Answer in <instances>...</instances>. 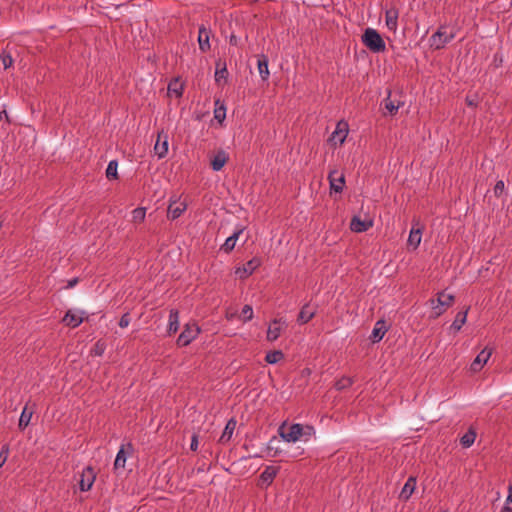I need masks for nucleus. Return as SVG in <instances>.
<instances>
[{"label":"nucleus","instance_id":"obj_31","mask_svg":"<svg viewBox=\"0 0 512 512\" xmlns=\"http://www.w3.org/2000/svg\"><path fill=\"white\" fill-rule=\"evenodd\" d=\"M126 459H127L126 448L124 445H122L116 455V459L114 462V469L115 470L123 469L125 467Z\"/></svg>","mask_w":512,"mask_h":512},{"label":"nucleus","instance_id":"obj_18","mask_svg":"<svg viewBox=\"0 0 512 512\" xmlns=\"http://www.w3.org/2000/svg\"><path fill=\"white\" fill-rule=\"evenodd\" d=\"M62 321L65 325L76 328L83 322V317L72 310H68Z\"/></svg>","mask_w":512,"mask_h":512},{"label":"nucleus","instance_id":"obj_25","mask_svg":"<svg viewBox=\"0 0 512 512\" xmlns=\"http://www.w3.org/2000/svg\"><path fill=\"white\" fill-rule=\"evenodd\" d=\"M421 238H422V229L419 227L415 228L413 226L409 233V237L407 240L408 245L411 246L414 250L417 249L421 243Z\"/></svg>","mask_w":512,"mask_h":512},{"label":"nucleus","instance_id":"obj_3","mask_svg":"<svg viewBox=\"0 0 512 512\" xmlns=\"http://www.w3.org/2000/svg\"><path fill=\"white\" fill-rule=\"evenodd\" d=\"M454 38L455 33L453 31L447 32L445 26H440L439 29L430 37L429 42L432 48L440 50Z\"/></svg>","mask_w":512,"mask_h":512},{"label":"nucleus","instance_id":"obj_1","mask_svg":"<svg viewBox=\"0 0 512 512\" xmlns=\"http://www.w3.org/2000/svg\"><path fill=\"white\" fill-rule=\"evenodd\" d=\"M362 43L373 53H381L386 50V44L379 34V32L373 28L365 29L362 37Z\"/></svg>","mask_w":512,"mask_h":512},{"label":"nucleus","instance_id":"obj_46","mask_svg":"<svg viewBox=\"0 0 512 512\" xmlns=\"http://www.w3.org/2000/svg\"><path fill=\"white\" fill-rule=\"evenodd\" d=\"M93 351H94L95 355L100 356L104 352V347L102 344H100V342H97Z\"/></svg>","mask_w":512,"mask_h":512},{"label":"nucleus","instance_id":"obj_52","mask_svg":"<svg viewBox=\"0 0 512 512\" xmlns=\"http://www.w3.org/2000/svg\"><path fill=\"white\" fill-rule=\"evenodd\" d=\"M234 315H235V313H230L229 311H227V313H226V318H227L228 320H231V319L234 317Z\"/></svg>","mask_w":512,"mask_h":512},{"label":"nucleus","instance_id":"obj_14","mask_svg":"<svg viewBox=\"0 0 512 512\" xmlns=\"http://www.w3.org/2000/svg\"><path fill=\"white\" fill-rule=\"evenodd\" d=\"M373 222L371 220H361L359 217L354 216L350 222V229L356 233H362L371 228Z\"/></svg>","mask_w":512,"mask_h":512},{"label":"nucleus","instance_id":"obj_51","mask_svg":"<svg viewBox=\"0 0 512 512\" xmlns=\"http://www.w3.org/2000/svg\"><path fill=\"white\" fill-rule=\"evenodd\" d=\"M78 282L77 278H74L68 282V287L72 288Z\"/></svg>","mask_w":512,"mask_h":512},{"label":"nucleus","instance_id":"obj_53","mask_svg":"<svg viewBox=\"0 0 512 512\" xmlns=\"http://www.w3.org/2000/svg\"><path fill=\"white\" fill-rule=\"evenodd\" d=\"M275 440V437L273 439L270 440L269 442V445H268V450H272V446H271V443Z\"/></svg>","mask_w":512,"mask_h":512},{"label":"nucleus","instance_id":"obj_16","mask_svg":"<svg viewBox=\"0 0 512 512\" xmlns=\"http://www.w3.org/2000/svg\"><path fill=\"white\" fill-rule=\"evenodd\" d=\"M398 10L391 8L385 12V23L390 31L395 32L398 27Z\"/></svg>","mask_w":512,"mask_h":512},{"label":"nucleus","instance_id":"obj_43","mask_svg":"<svg viewBox=\"0 0 512 512\" xmlns=\"http://www.w3.org/2000/svg\"><path fill=\"white\" fill-rule=\"evenodd\" d=\"M512 511V485L509 486V494L505 501V504L502 508V512H511Z\"/></svg>","mask_w":512,"mask_h":512},{"label":"nucleus","instance_id":"obj_28","mask_svg":"<svg viewBox=\"0 0 512 512\" xmlns=\"http://www.w3.org/2000/svg\"><path fill=\"white\" fill-rule=\"evenodd\" d=\"M235 427H236V421L233 420V419H230L227 422V424H226V426L224 428V431H223L222 435L219 438V442L222 443V444L227 443L231 439V437L233 435V432L235 430Z\"/></svg>","mask_w":512,"mask_h":512},{"label":"nucleus","instance_id":"obj_8","mask_svg":"<svg viewBox=\"0 0 512 512\" xmlns=\"http://www.w3.org/2000/svg\"><path fill=\"white\" fill-rule=\"evenodd\" d=\"M96 479V473L90 466L83 469L79 481V487L81 491H88L92 488L93 483Z\"/></svg>","mask_w":512,"mask_h":512},{"label":"nucleus","instance_id":"obj_41","mask_svg":"<svg viewBox=\"0 0 512 512\" xmlns=\"http://www.w3.org/2000/svg\"><path fill=\"white\" fill-rule=\"evenodd\" d=\"M9 453H10L9 445L4 444L0 450V468H2L3 465L6 463Z\"/></svg>","mask_w":512,"mask_h":512},{"label":"nucleus","instance_id":"obj_19","mask_svg":"<svg viewBox=\"0 0 512 512\" xmlns=\"http://www.w3.org/2000/svg\"><path fill=\"white\" fill-rule=\"evenodd\" d=\"M209 37L210 31L204 26H201L198 33V43L200 50L203 52H206L210 49Z\"/></svg>","mask_w":512,"mask_h":512},{"label":"nucleus","instance_id":"obj_42","mask_svg":"<svg viewBox=\"0 0 512 512\" xmlns=\"http://www.w3.org/2000/svg\"><path fill=\"white\" fill-rule=\"evenodd\" d=\"M214 116L215 118L221 122L225 119L226 116V108L224 105H220L219 107H216L214 110Z\"/></svg>","mask_w":512,"mask_h":512},{"label":"nucleus","instance_id":"obj_49","mask_svg":"<svg viewBox=\"0 0 512 512\" xmlns=\"http://www.w3.org/2000/svg\"><path fill=\"white\" fill-rule=\"evenodd\" d=\"M229 42H230L231 45H237L238 44V39H237V37L235 35H231Z\"/></svg>","mask_w":512,"mask_h":512},{"label":"nucleus","instance_id":"obj_40","mask_svg":"<svg viewBox=\"0 0 512 512\" xmlns=\"http://www.w3.org/2000/svg\"><path fill=\"white\" fill-rule=\"evenodd\" d=\"M241 317L244 322L250 321L253 318V308L250 305H244L241 311Z\"/></svg>","mask_w":512,"mask_h":512},{"label":"nucleus","instance_id":"obj_11","mask_svg":"<svg viewBox=\"0 0 512 512\" xmlns=\"http://www.w3.org/2000/svg\"><path fill=\"white\" fill-rule=\"evenodd\" d=\"M286 326V323L282 319H274L272 323L269 325L267 330V340L275 341L279 338L282 332V326Z\"/></svg>","mask_w":512,"mask_h":512},{"label":"nucleus","instance_id":"obj_26","mask_svg":"<svg viewBox=\"0 0 512 512\" xmlns=\"http://www.w3.org/2000/svg\"><path fill=\"white\" fill-rule=\"evenodd\" d=\"M468 310L469 308L463 310V311H460L457 313L453 323L451 324L450 326V329L454 332H459L462 328V326L466 323L467 321V314H468Z\"/></svg>","mask_w":512,"mask_h":512},{"label":"nucleus","instance_id":"obj_17","mask_svg":"<svg viewBox=\"0 0 512 512\" xmlns=\"http://www.w3.org/2000/svg\"><path fill=\"white\" fill-rule=\"evenodd\" d=\"M387 332V327L385 324V321L379 320L376 322L372 333L370 335V340L373 343L379 342L384 337L385 333Z\"/></svg>","mask_w":512,"mask_h":512},{"label":"nucleus","instance_id":"obj_29","mask_svg":"<svg viewBox=\"0 0 512 512\" xmlns=\"http://www.w3.org/2000/svg\"><path fill=\"white\" fill-rule=\"evenodd\" d=\"M33 413L34 411L29 409L27 405L23 408L18 424L20 430H24L29 425Z\"/></svg>","mask_w":512,"mask_h":512},{"label":"nucleus","instance_id":"obj_15","mask_svg":"<svg viewBox=\"0 0 512 512\" xmlns=\"http://www.w3.org/2000/svg\"><path fill=\"white\" fill-rule=\"evenodd\" d=\"M279 472V468L275 466H266L260 475L261 485L268 487Z\"/></svg>","mask_w":512,"mask_h":512},{"label":"nucleus","instance_id":"obj_12","mask_svg":"<svg viewBox=\"0 0 512 512\" xmlns=\"http://www.w3.org/2000/svg\"><path fill=\"white\" fill-rule=\"evenodd\" d=\"M154 152L159 159L164 158L168 153V136L163 132L158 134L157 141L154 145Z\"/></svg>","mask_w":512,"mask_h":512},{"label":"nucleus","instance_id":"obj_54","mask_svg":"<svg viewBox=\"0 0 512 512\" xmlns=\"http://www.w3.org/2000/svg\"><path fill=\"white\" fill-rule=\"evenodd\" d=\"M127 449H128L129 451H132V450H133L132 444L128 443V444H127Z\"/></svg>","mask_w":512,"mask_h":512},{"label":"nucleus","instance_id":"obj_5","mask_svg":"<svg viewBox=\"0 0 512 512\" xmlns=\"http://www.w3.org/2000/svg\"><path fill=\"white\" fill-rule=\"evenodd\" d=\"M280 437L286 442H296L303 435V426L301 424H292L288 431H285L284 424L278 429Z\"/></svg>","mask_w":512,"mask_h":512},{"label":"nucleus","instance_id":"obj_10","mask_svg":"<svg viewBox=\"0 0 512 512\" xmlns=\"http://www.w3.org/2000/svg\"><path fill=\"white\" fill-rule=\"evenodd\" d=\"M492 355V350L488 348H484L474 359V361L470 365V370L474 373L479 372L484 364L487 363L489 358Z\"/></svg>","mask_w":512,"mask_h":512},{"label":"nucleus","instance_id":"obj_35","mask_svg":"<svg viewBox=\"0 0 512 512\" xmlns=\"http://www.w3.org/2000/svg\"><path fill=\"white\" fill-rule=\"evenodd\" d=\"M117 169H118V162L116 160H111L108 163V166L106 168V177H107V179H109V180H112V179L116 180V179H118Z\"/></svg>","mask_w":512,"mask_h":512},{"label":"nucleus","instance_id":"obj_9","mask_svg":"<svg viewBox=\"0 0 512 512\" xmlns=\"http://www.w3.org/2000/svg\"><path fill=\"white\" fill-rule=\"evenodd\" d=\"M261 264V261L259 258H252L251 260L247 261L243 267H238L235 271V274L241 278L245 279L248 276H250Z\"/></svg>","mask_w":512,"mask_h":512},{"label":"nucleus","instance_id":"obj_45","mask_svg":"<svg viewBox=\"0 0 512 512\" xmlns=\"http://www.w3.org/2000/svg\"><path fill=\"white\" fill-rule=\"evenodd\" d=\"M130 324V317H129V314L128 313H125L124 315H122V317L120 318V321H119V326L121 328H126L128 327V325Z\"/></svg>","mask_w":512,"mask_h":512},{"label":"nucleus","instance_id":"obj_23","mask_svg":"<svg viewBox=\"0 0 512 512\" xmlns=\"http://www.w3.org/2000/svg\"><path fill=\"white\" fill-rule=\"evenodd\" d=\"M415 487H416V478L413 476H410L407 479L406 483L404 484V486L401 490L400 498L407 501L413 494Z\"/></svg>","mask_w":512,"mask_h":512},{"label":"nucleus","instance_id":"obj_20","mask_svg":"<svg viewBox=\"0 0 512 512\" xmlns=\"http://www.w3.org/2000/svg\"><path fill=\"white\" fill-rule=\"evenodd\" d=\"M316 314V310L310 307V304H305L301 308L297 321L299 324L308 323Z\"/></svg>","mask_w":512,"mask_h":512},{"label":"nucleus","instance_id":"obj_6","mask_svg":"<svg viewBox=\"0 0 512 512\" xmlns=\"http://www.w3.org/2000/svg\"><path fill=\"white\" fill-rule=\"evenodd\" d=\"M330 190L341 193L345 186V176L336 169L331 170L328 175Z\"/></svg>","mask_w":512,"mask_h":512},{"label":"nucleus","instance_id":"obj_55","mask_svg":"<svg viewBox=\"0 0 512 512\" xmlns=\"http://www.w3.org/2000/svg\"><path fill=\"white\" fill-rule=\"evenodd\" d=\"M276 455H277V451H275V453H274V454H272L271 456H272V457H275Z\"/></svg>","mask_w":512,"mask_h":512},{"label":"nucleus","instance_id":"obj_13","mask_svg":"<svg viewBox=\"0 0 512 512\" xmlns=\"http://www.w3.org/2000/svg\"><path fill=\"white\" fill-rule=\"evenodd\" d=\"M185 210V202L171 201L168 206L167 217L171 220H175L179 218Z\"/></svg>","mask_w":512,"mask_h":512},{"label":"nucleus","instance_id":"obj_50","mask_svg":"<svg viewBox=\"0 0 512 512\" xmlns=\"http://www.w3.org/2000/svg\"><path fill=\"white\" fill-rule=\"evenodd\" d=\"M4 118L6 120H8V113L6 112V110H3V111L0 112V120H2Z\"/></svg>","mask_w":512,"mask_h":512},{"label":"nucleus","instance_id":"obj_44","mask_svg":"<svg viewBox=\"0 0 512 512\" xmlns=\"http://www.w3.org/2000/svg\"><path fill=\"white\" fill-rule=\"evenodd\" d=\"M504 189H505L504 181H502V180L497 181L494 186L495 196L499 197L503 193Z\"/></svg>","mask_w":512,"mask_h":512},{"label":"nucleus","instance_id":"obj_37","mask_svg":"<svg viewBox=\"0 0 512 512\" xmlns=\"http://www.w3.org/2000/svg\"><path fill=\"white\" fill-rule=\"evenodd\" d=\"M146 216L145 208L138 207L132 211V220L134 222H143Z\"/></svg>","mask_w":512,"mask_h":512},{"label":"nucleus","instance_id":"obj_32","mask_svg":"<svg viewBox=\"0 0 512 512\" xmlns=\"http://www.w3.org/2000/svg\"><path fill=\"white\" fill-rule=\"evenodd\" d=\"M476 439V432L473 429H469L460 439V443L463 447L469 448L473 445Z\"/></svg>","mask_w":512,"mask_h":512},{"label":"nucleus","instance_id":"obj_48","mask_svg":"<svg viewBox=\"0 0 512 512\" xmlns=\"http://www.w3.org/2000/svg\"><path fill=\"white\" fill-rule=\"evenodd\" d=\"M466 103L468 106H476L477 105L476 100L469 96L466 97Z\"/></svg>","mask_w":512,"mask_h":512},{"label":"nucleus","instance_id":"obj_30","mask_svg":"<svg viewBox=\"0 0 512 512\" xmlns=\"http://www.w3.org/2000/svg\"><path fill=\"white\" fill-rule=\"evenodd\" d=\"M228 76V71L226 68V63L221 60L216 62V71H215V81L220 83L221 80H226Z\"/></svg>","mask_w":512,"mask_h":512},{"label":"nucleus","instance_id":"obj_47","mask_svg":"<svg viewBox=\"0 0 512 512\" xmlns=\"http://www.w3.org/2000/svg\"><path fill=\"white\" fill-rule=\"evenodd\" d=\"M197 448H198V440H197V436H196V435H194V436L192 437V440H191L190 449H191L192 451H196V450H197Z\"/></svg>","mask_w":512,"mask_h":512},{"label":"nucleus","instance_id":"obj_38","mask_svg":"<svg viewBox=\"0 0 512 512\" xmlns=\"http://www.w3.org/2000/svg\"><path fill=\"white\" fill-rule=\"evenodd\" d=\"M13 64V59L9 53L3 52L0 55V65L4 70L10 68Z\"/></svg>","mask_w":512,"mask_h":512},{"label":"nucleus","instance_id":"obj_24","mask_svg":"<svg viewBox=\"0 0 512 512\" xmlns=\"http://www.w3.org/2000/svg\"><path fill=\"white\" fill-rule=\"evenodd\" d=\"M258 72L263 81L268 80L270 72L268 69V58L265 55L258 56L257 60Z\"/></svg>","mask_w":512,"mask_h":512},{"label":"nucleus","instance_id":"obj_22","mask_svg":"<svg viewBox=\"0 0 512 512\" xmlns=\"http://www.w3.org/2000/svg\"><path fill=\"white\" fill-rule=\"evenodd\" d=\"M243 231L244 228H239L236 231H234V233L231 236H229L226 239L225 243L221 246V250H223L226 253L231 252L234 249L236 242L239 236L243 233Z\"/></svg>","mask_w":512,"mask_h":512},{"label":"nucleus","instance_id":"obj_36","mask_svg":"<svg viewBox=\"0 0 512 512\" xmlns=\"http://www.w3.org/2000/svg\"><path fill=\"white\" fill-rule=\"evenodd\" d=\"M168 91L175 94L176 97H181L183 93V85L178 80H174L169 83Z\"/></svg>","mask_w":512,"mask_h":512},{"label":"nucleus","instance_id":"obj_34","mask_svg":"<svg viewBox=\"0 0 512 512\" xmlns=\"http://www.w3.org/2000/svg\"><path fill=\"white\" fill-rule=\"evenodd\" d=\"M283 358H284V353L281 350L269 351L265 356V360L269 364H276Z\"/></svg>","mask_w":512,"mask_h":512},{"label":"nucleus","instance_id":"obj_39","mask_svg":"<svg viewBox=\"0 0 512 512\" xmlns=\"http://www.w3.org/2000/svg\"><path fill=\"white\" fill-rule=\"evenodd\" d=\"M353 384V380L350 377H342L335 383V388L337 390H343L350 387Z\"/></svg>","mask_w":512,"mask_h":512},{"label":"nucleus","instance_id":"obj_33","mask_svg":"<svg viewBox=\"0 0 512 512\" xmlns=\"http://www.w3.org/2000/svg\"><path fill=\"white\" fill-rule=\"evenodd\" d=\"M390 95L391 93L389 92L388 97L384 99V107L391 115H394L399 110L401 103L391 100Z\"/></svg>","mask_w":512,"mask_h":512},{"label":"nucleus","instance_id":"obj_2","mask_svg":"<svg viewBox=\"0 0 512 512\" xmlns=\"http://www.w3.org/2000/svg\"><path fill=\"white\" fill-rule=\"evenodd\" d=\"M454 296L452 294H446L445 292H440L437 295V299H431V308L432 314L431 318H438L441 316L449 307L454 303Z\"/></svg>","mask_w":512,"mask_h":512},{"label":"nucleus","instance_id":"obj_21","mask_svg":"<svg viewBox=\"0 0 512 512\" xmlns=\"http://www.w3.org/2000/svg\"><path fill=\"white\" fill-rule=\"evenodd\" d=\"M228 161V155L224 150H220L211 160V167L214 171H220Z\"/></svg>","mask_w":512,"mask_h":512},{"label":"nucleus","instance_id":"obj_27","mask_svg":"<svg viewBox=\"0 0 512 512\" xmlns=\"http://www.w3.org/2000/svg\"><path fill=\"white\" fill-rule=\"evenodd\" d=\"M179 329V312L176 309H171L169 313L168 334H174Z\"/></svg>","mask_w":512,"mask_h":512},{"label":"nucleus","instance_id":"obj_4","mask_svg":"<svg viewBox=\"0 0 512 512\" xmlns=\"http://www.w3.org/2000/svg\"><path fill=\"white\" fill-rule=\"evenodd\" d=\"M200 333V328L197 324H186L183 331L180 333L177 339V345L184 347L189 345Z\"/></svg>","mask_w":512,"mask_h":512},{"label":"nucleus","instance_id":"obj_7","mask_svg":"<svg viewBox=\"0 0 512 512\" xmlns=\"http://www.w3.org/2000/svg\"><path fill=\"white\" fill-rule=\"evenodd\" d=\"M348 124L345 121H339L336 125L335 131L329 138V141L334 145H342L348 135Z\"/></svg>","mask_w":512,"mask_h":512}]
</instances>
